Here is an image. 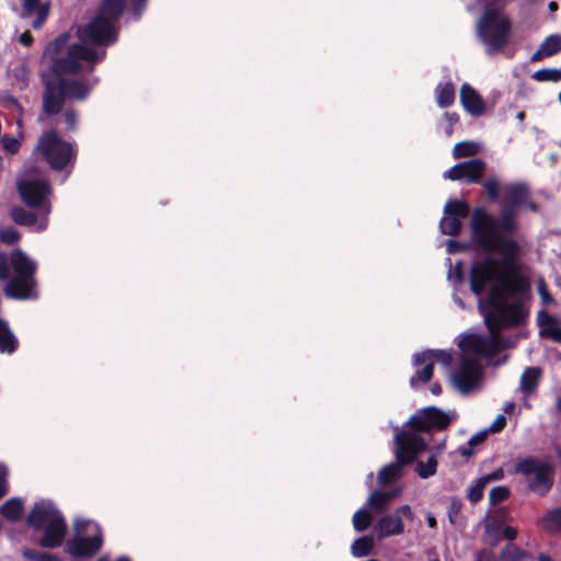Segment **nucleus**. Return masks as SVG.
<instances>
[{
    "label": "nucleus",
    "mask_w": 561,
    "mask_h": 561,
    "mask_svg": "<svg viewBox=\"0 0 561 561\" xmlns=\"http://www.w3.org/2000/svg\"><path fill=\"white\" fill-rule=\"evenodd\" d=\"M520 208L536 210L535 205L528 201L527 187L513 184L507 187V201L502 205L500 220L482 208L474 209L471 216L473 242L488 253L496 251L501 257L489 255L471 267L472 293L480 297L489 291L485 300H479L489 335L467 333L457 337L460 357L450 374V381L461 394L479 388L483 378L481 359L494 364L493 357L508 346L501 339L499 330L523 324L529 314V286L520 274L517 261L519 247L514 240L500 234L501 231L512 232L516 228L514 218Z\"/></svg>",
    "instance_id": "obj_1"
},
{
    "label": "nucleus",
    "mask_w": 561,
    "mask_h": 561,
    "mask_svg": "<svg viewBox=\"0 0 561 561\" xmlns=\"http://www.w3.org/2000/svg\"><path fill=\"white\" fill-rule=\"evenodd\" d=\"M124 7V0H104L92 20L84 26L77 27V41H71V34L65 33L45 47L42 61L51 70L50 76L44 75L46 113H58L65 99L87 98L96 79L78 81L65 80L61 77L79 71H92L94 65L104 58L105 50L98 47L111 45L116 41V22Z\"/></svg>",
    "instance_id": "obj_2"
},
{
    "label": "nucleus",
    "mask_w": 561,
    "mask_h": 561,
    "mask_svg": "<svg viewBox=\"0 0 561 561\" xmlns=\"http://www.w3.org/2000/svg\"><path fill=\"white\" fill-rule=\"evenodd\" d=\"M37 264L22 250L12 253H0V279L8 280L4 293L8 297L18 300L35 299V273Z\"/></svg>",
    "instance_id": "obj_3"
},
{
    "label": "nucleus",
    "mask_w": 561,
    "mask_h": 561,
    "mask_svg": "<svg viewBox=\"0 0 561 561\" xmlns=\"http://www.w3.org/2000/svg\"><path fill=\"white\" fill-rule=\"evenodd\" d=\"M476 36L488 56L503 50L512 35V20L504 7L486 4L476 21Z\"/></svg>",
    "instance_id": "obj_4"
},
{
    "label": "nucleus",
    "mask_w": 561,
    "mask_h": 561,
    "mask_svg": "<svg viewBox=\"0 0 561 561\" xmlns=\"http://www.w3.org/2000/svg\"><path fill=\"white\" fill-rule=\"evenodd\" d=\"M27 525L35 530L43 531V536L38 540L43 548H58L65 540L66 520L50 500L42 499L34 503L27 515Z\"/></svg>",
    "instance_id": "obj_5"
},
{
    "label": "nucleus",
    "mask_w": 561,
    "mask_h": 561,
    "mask_svg": "<svg viewBox=\"0 0 561 561\" xmlns=\"http://www.w3.org/2000/svg\"><path fill=\"white\" fill-rule=\"evenodd\" d=\"M394 455L396 460L382 467L377 479L380 485L390 484L403 474L405 465L411 463L426 449V443L422 437L410 431L394 428Z\"/></svg>",
    "instance_id": "obj_6"
},
{
    "label": "nucleus",
    "mask_w": 561,
    "mask_h": 561,
    "mask_svg": "<svg viewBox=\"0 0 561 561\" xmlns=\"http://www.w3.org/2000/svg\"><path fill=\"white\" fill-rule=\"evenodd\" d=\"M103 545L101 527L91 519L77 517L73 523V538L67 543V551L73 557H91Z\"/></svg>",
    "instance_id": "obj_7"
},
{
    "label": "nucleus",
    "mask_w": 561,
    "mask_h": 561,
    "mask_svg": "<svg viewBox=\"0 0 561 561\" xmlns=\"http://www.w3.org/2000/svg\"><path fill=\"white\" fill-rule=\"evenodd\" d=\"M16 188L26 206L50 214L53 190L42 176L25 172L19 176Z\"/></svg>",
    "instance_id": "obj_8"
},
{
    "label": "nucleus",
    "mask_w": 561,
    "mask_h": 561,
    "mask_svg": "<svg viewBox=\"0 0 561 561\" xmlns=\"http://www.w3.org/2000/svg\"><path fill=\"white\" fill-rule=\"evenodd\" d=\"M34 153L41 156L54 170H62L76 157L73 146L60 139L54 131H48L39 138Z\"/></svg>",
    "instance_id": "obj_9"
},
{
    "label": "nucleus",
    "mask_w": 561,
    "mask_h": 561,
    "mask_svg": "<svg viewBox=\"0 0 561 561\" xmlns=\"http://www.w3.org/2000/svg\"><path fill=\"white\" fill-rule=\"evenodd\" d=\"M453 354L447 350H426L415 353L412 357L414 374L410 378V386L417 389L428 382L433 376V367L436 363L449 367Z\"/></svg>",
    "instance_id": "obj_10"
},
{
    "label": "nucleus",
    "mask_w": 561,
    "mask_h": 561,
    "mask_svg": "<svg viewBox=\"0 0 561 561\" xmlns=\"http://www.w3.org/2000/svg\"><path fill=\"white\" fill-rule=\"evenodd\" d=\"M456 417L454 411H443L436 407H426L416 411L401 431H410L419 437V432L443 431Z\"/></svg>",
    "instance_id": "obj_11"
},
{
    "label": "nucleus",
    "mask_w": 561,
    "mask_h": 561,
    "mask_svg": "<svg viewBox=\"0 0 561 561\" xmlns=\"http://www.w3.org/2000/svg\"><path fill=\"white\" fill-rule=\"evenodd\" d=\"M516 472L525 476L530 490L539 495L546 494L552 485V470L545 462L524 459L517 463Z\"/></svg>",
    "instance_id": "obj_12"
},
{
    "label": "nucleus",
    "mask_w": 561,
    "mask_h": 561,
    "mask_svg": "<svg viewBox=\"0 0 561 561\" xmlns=\"http://www.w3.org/2000/svg\"><path fill=\"white\" fill-rule=\"evenodd\" d=\"M469 206L459 199H451L444 207V217L440 220V231L444 234L455 236L461 228L460 219L468 216Z\"/></svg>",
    "instance_id": "obj_13"
},
{
    "label": "nucleus",
    "mask_w": 561,
    "mask_h": 561,
    "mask_svg": "<svg viewBox=\"0 0 561 561\" xmlns=\"http://www.w3.org/2000/svg\"><path fill=\"white\" fill-rule=\"evenodd\" d=\"M485 164L480 159H472L458 163L444 173V178L451 181L477 182L482 176Z\"/></svg>",
    "instance_id": "obj_14"
},
{
    "label": "nucleus",
    "mask_w": 561,
    "mask_h": 561,
    "mask_svg": "<svg viewBox=\"0 0 561 561\" xmlns=\"http://www.w3.org/2000/svg\"><path fill=\"white\" fill-rule=\"evenodd\" d=\"M50 11L48 1L45 0H23L22 13L23 19L30 20L31 26L38 30L46 22Z\"/></svg>",
    "instance_id": "obj_15"
},
{
    "label": "nucleus",
    "mask_w": 561,
    "mask_h": 561,
    "mask_svg": "<svg viewBox=\"0 0 561 561\" xmlns=\"http://www.w3.org/2000/svg\"><path fill=\"white\" fill-rule=\"evenodd\" d=\"M459 100L467 113L472 116H481L485 113V102L480 93L469 83L460 87Z\"/></svg>",
    "instance_id": "obj_16"
},
{
    "label": "nucleus",
    "mask_w": 561,
    "mask_h": 561,
    "mask_svg": "<svg viewBox=\"0 0 561 561\" xmlns=\"http://www.w3.org/2000/svg\"><path fill=\"white\" fill-rule=\"evenodd\" d=\"M48 216L45 211L35 215L22 207H15L11 210L12 220L21 226L30 227L33 231L39 232L48 227Z\"/></svg>",
    "instance_id": "obj_17"
},
{
    "label": "nucleus",
    "mask_w": 561,
    "mask_h": 561,
    "mask_svg": "<svg viewBox=\"0 0 561 561\" xmlns=\"http://www.w3.org/2000/svg\"><path fill=\"white\" fill-rule=\"evenodd\" d=\"M537 324L540 336L561 342V325L557 318L548 314L545 310H540L537 314Z\"/></svg>",
    "instance_id": "obj_18"
},
{
    "label": "nucleus",
    "mask_w": 561,
    "mask_h": 561,
    "mask_svg": "<svg viewBox=\"0 0 561 561\" xmlns=\"http://www.w3.org/2000/svg\"><path fill=\"white\" fill-rule=\"evenodd\" d=\"M376 533L379 538H386L390 536H399L404 533V525L401 516L394 514H388L382 516L376 527Z\"/></svg>",
    "instance_id": "obj_19"
},
{
    "label": "nucleus",
    "mask_w": 561,
    "mask_h": 561,
    "mask_svg": "<svg viewBox=\"0 0 561 561\" xmlns=\"http://www.w3.org/2000/svg\"><path fill=\"white\" fill-rule=\"evenodd\" d=\"M402 486H396L391 491H375L367 499V505L375 513L383 512L389 503L402 493Z\"/></svg>",
    "instance_id": "obj_20"
},
{
    "label": "nucleus",
    "mask_w": 561,
    "mask_h": 561,
    "mask_svg": "<svg viewBox=\"0 0 561 561\" xmlns=\"http://www.w3.org/2000/svg\"><path fill=\"white\" fill-rule=\"evenodd\" d=\"M541 378V369L538 367H528L524 370L519 380V390L524 398L531 396Z\"/></svg>",
    "instance_id": "obj_21"
},
{
    "label": "nucleus",
    "mask_w": 561,
    "mask_h": 561,
    "mask_svg": "<svg viewBox=\"0 0 561 561\" xmlns=\"http://www.w3.org/2000/svg\"><path fill=\"white\" fill-rule=\"evenodd\" d=\"M19 341L7 321L0 318V353L12 354L16 351Z\"/></svg>",
    "instance_id": "obj_22"
},
{
    "label": "nucleus",
    "mask_w": 561,
    "mask_h": 561,
    "mask_svg": "<svg viewBox=\"0 0 561 561\" xmlns=\"http://www.w3.org/2000/svg\"><path fill=\"white\" fill-rule=\"evenodd\" d=\"M561 50V35L552 34L549 35L540 45L538 50L534 54L531 60L537 61L545 57L556 55Z\"/></svg>",
    "instance_id": "obj_23"
},
{
    "label": "nucleus",
    "mask_w": 561,
    "mask_h": 561,
    "mask_svg": "<svg viewBox=\"0 0 561 561\" xmlns=\"http://www.w3.org/2000/svg\"><path fill=\"white\" fill-rule=\"evenodd\" d=\"M436 102L439 107H449L455 101V87L451 82H440L435 89Z\"/></svg>",
    "instance_id": "obj_24"
},
{
    "label": "nucleus",
    "mask_w": 561,
    "mask_h": 561,
    "mask_svg": "<svg viewBox=\"0 0 561 561\" xmlns=\"http://www.w3.org/2000/svg\"><path fill=\"white\" fill-rule=\"evenodd\" d=\"M23 513V502L18 497L9 499L1 507L0 514L8 520H19Z\"/></svg>",
    "instance_id": "obj_25"
},
{
    "label": "nucleus",
    "mask_w": 561,
    "mask_h": 561,
    "mask_svg": "<svg viewBox=\"0 0 561 561\" xmlns=\"http://www.w3.org/2000/svg\"><path fill=\"white\" fill-rule=\"evenodd\" d=\"M540 525L542 528L550 533V534H557L561 531V508H556L547 513L541 522Z\"/></svg>",
    "instance_id": "obj_26"
},
{
    "label": "nucleus",
    "mask_w": 561,
    "mask_h": 561,
    "mask_svg": "<svg viewBox=\"0 0 561 561\" xmlns=\"http://www.w3.org/2000/svg\"><path fill=\"white\" fill-rule=\"evenodd\" d=\"M374 545L375 542L371 536H363L353 542L351 552L355 558H363L371 552Z\"/></svg>",
    "instance_id": "obj_27"
},
{
    "label": "nucleus",
    "mask_w": 561,
    "mask_h": 561,
    "mask_svg": "<svg viewBox=\"0 0 561 561\" xmlns=\"http://www.w3.org/2000/svg\"><path fill=\"white\" fill-rule=\"evenodd\" d=\"M528 553L516 545H507L500 553L499 561H524Z\"/></svg>",
    "instance_id": "obj_28"
},
{
    "label": "nucleus",
    "mask_w": 561,
    "mask_h": 561,
    "mask_svg": "<svg viewBox=\"0 0 561 561\" xmlns=\"http://www.w3.org/2000/svg\"><path fill=\"white\" fill-rule=\"evenodd\" d=\"M480 145L474 141H462L455 145L453 156L455 159L469 157L480 151Z\"/></svg>",
    "instance_id": "obj_29"
},
{
    "label": "nucleus",
    "mask_w": 561,
    "mask_h": 561,
    "mask_svg": "<svg viewBox=\"0 0 561 561\" xmlns=\"http://www.w3.org/2000/svg\"><path fill=\"white\" fill-rule=\"evenodd\" d=\"M490 482H492L491 476H484L481 479H479L477 483L469 489L468 499L472 503L479 502L483 496L485 485Z\"/></svg>",
    "instance_id": "obj_30"
},
{
    "label": "nucleus",
    "mask_w": 561,
    "mask_h": 561,
    "mask_svg": "<svg viewBox=\"0 0 561 561\" xmlns=\"http://www.w3.org/2000/svg\"><path fill=\"white\" fill-rule=\"evenodd\" d=\"M437 467L436 455H431L426 462H419L416 466V472L420 478L426 479L435 474Z\"/></svg>",
    "instance_id": "obj_31"
},
{
    "label": "nucleus",
    "mask_w": 561,
    "mask_h": 561,
    "mask_svg": "<svg viewBox=\"0 0 561 561\" xmlns=\"http://www.w3.org/2000/svg\"><path fill=\"white\" fill-rule=\"evenodd\" d=\"M533 79L538 82L551 81L559 82L561 80V69H540L533 73Z\"/></svg>",
    "instance_id": "obj_32"
},
{
    "label": "nucleus",
    "mask_w": 561,
    "mask_h": 561,
    "mask_svg": "<svg viewBox=\"0 0 561 561\" xmlns=\"http://www.w3.org/2000/svg\"><path fill=\"white\" fill-rule=\"evenodd\" d=\"M371 523V515L367 508L358 510L353 516V526L355 530H366Z\"/></svg>",
    "instance_id": "obj_33"
},
{
    "label": "nucleus",
    "mask_w": 561,
    "mask_h": 561,
    "mask_svg": "<svg viewBox=\"0 0 561 561\" xmlns=\"http://www.w3.org/2000/svg\"><path fill=\"white\" fill-rule=\"evenodd\" d=\"M20 238L18 230L13 227L0 229V240L7 244L15 243Z\"/></svg>",
    "instance_id": "obj_34"
},
{
    "label": "nucleus",
    "mask_w": 561,
    "mask_h": 561,
    "mask_svg": "<svg viewBox=\"0 0 561 561\" xmlns=\"http://www.w3.org/2000/svg\"><path fill=\"white\" fill-rule=\"evenodd\" d=\"M510 495V490L506 486H495L490 491L489 499L492 504H496L505 500Z\"/></svg>",
    "instance_id": "obj_35"
},
{
    "label": "nucleus",
    "mask_w": 561,
    "mask_h": 561,
    "mask_svg": "<svg viewBox=\"0 0 561 561\" xmlns=\"http://www.w3.org/2000/svg\"><path fill=\"white\" fill-rule=\"evenodd\" d=\"M458 115L456 113H445L444 115V130L446 136H451L454 126L458 123Z\"/></svg>",
    "instance_id": "obj_36"
},
{
    "label": "nucleus",
    "mask_w": 561,
    "mask_h": 561,
    "mask_svg": "<svg viewBox=\"0 0 561 561\" xmlns=\"http://www.w3.org/2000/svg\"><path fill=\"white\" fill-rule=\"evenodd\" d=\"M538 294L540 296L541 302L543 305H549L552 302V297L548 291L546 283L541 279L538 283Z\"/></svg>",
    "instance_id": "obj_37"
},
{
    "label": "nucleus",
    "mask_w": 561,
    "mask_h": 561,
    "mask_svg": "<svg viewBox=\"0 0 561 561\" xmlns=\"http://www.w3.org/2000/svg\"><path fill=\"white\" fill-rule=\"evenodd\" d=\"M2 144L4 149L9 152H16L20 146V141L15 137H4Z\"/></svg>",
    "instance_id": "obj_38"
},
{
    "label": "nucleus",
    "mask_w": 561,
    "mask_h": 561,
    "mask_svg": "<svg viewBox=\"0 0 561 561\" xmlns=\"http://www.w3.org/2000/svg\"><path fill=\"white\" fill-rule=\"evenodd\" d=\"M506 425V417L503 414H499L494 422L490 425L488 432L497 433L501 432Z\"/></svg>",
    "instance_id": "obj_39"
},
{
    "label": "nucleus",
    "mask_w": 561,
    "mask_h": 561,
    "mask_svg": "<svg viewBox=\"0 0 561 561\" xmlns=\"http://www.w3.org/2000/svg\"><path fill=\"white\" fill-rule=\"evenodd\" d=\"M448 280L453 283H460L462 280L461 262H457L454 270L449 271Z\"/></svg>",
    "instance_id": "obj_40"
},
{
    "label": "nucleus",
    "mask_w": 561,
    "mask_h": 561,
    "mask_svg": "<svg viewBox=\"0 0 561 561\" xmlns=\"http://www.w3.org/2000/svg\"><path fill=\"white\" fill-rule=\"evenodd\" d=\"M65 123L68 129H75L77 126V113L72 110H67L65 112Z\"/></svg>",
    "instance_id": "obj_41"
},
{
    "label": "nucleus",
    "mask_w": 561,
    "mask_h": 561,
    "mask_svg": "<svg viewBox=\"0 0 561 561\" xmlns=\"http://www.w3.org/2000/svg\"><path fill=\"white\" fill-rule=\"evenodd\" d=\"M485 190H486L489 196L492 199H496V197H497V183H496L495 180H489L485 183Z\"/></svg>",
    "instance_id": "obj_42"
},
{
    "label": "nucleus",
    "mask_w": 561,
    "mask_h": 561,
    "mask_svg": "<svg viewBox=\"0 0 561 561\" xmlns=\"http://www.w3.org/2000/svg\"><path fill=\"white\" fill-rule=\"evenodd\" d=\"M396 515H399V516H400V515H402V516H404V517H405L407 519H409V520H413V519H414V516H415V515H414V513H413V511H412V508H411V506H410V505H407V504H405V505L400 506V507L398 508V511H397V514H396Z\"/></svg>",
    "instance_id": "obj_43"
},
{
    "label": "nucleus",
    "mask_w": 561,
    "mask_h": 561,
    "mask_svg": "<svg viewBox=\"0 0 561 561\" xmlns=\"http://www.w3.org/2000/svg\"><path fill=\"white\" fill-rule=\"evenodd\" d=\"M42 554H43V552H38V551L32 550V549H25L23 551V557L31 561H39L42 558Z\"/></svg>",
    "instance_id": "obj_44"
},
{
    "label": "nucleus",
    "mask_w": 561,
    "mask_h": 561,
    "mask_svg": "<svg viewBox=\"0 0 561 561\" xmlns=\"http://www.w3.org/2000/svg\"><path fill=\"white\" fill-rule=\"evenodd\" d=\"M465 248H466V245H465V244H462V243H460V242H457V241H453V240H450V241H448V242H447V251H448L449 253H456V252H459V251H461V250H462V249H465Z\"/></svg>",
    "instance_id": "obj_45"
},
{
    "label": "nucleus",
    "mask_w": 561,
    "mask_h": 561,
    "mask_svg": "<svg viewBox=\"0 0 561 561\" xmlns=\"http://www.w3.org/2000/svg\"><path fill=\"white\" fill-rule=\"evenodd\" d=\"M488 431H483V432H480V433H477L476 435H473L470 440H469V445L472 446V445H477V444H480L482 443L486 436H488Z\"/></svg>",
    "instance_id": "obj_46"
},
{
    "label": "nucleus",
    "mask_w": 561,
    "mask_h": 561,
    "mask_svg": "<svg viewBox=\"0 0 561 561\" xmlns=\"http://www.w3.org/2000/svg\"><path fill=\"white\" fill-rule=\"evenodd\" d=\"M503 537L508 540H514L517 537V529L505 526L502 530Z\"/></svg>",
    "instance_id": "obj_47"
},
{
    "label": "nucleus",
    "mask_w": 561,
    "mask_h": 561,
    "mask_svg": "<svg viewBox=\"0 0 561 561\" xmlns=\"http://www.w3.org/2000/svg\"><path fill=\"white\" fill-rule=\"evenodd\" d=\"M19 42L24 46H30L33 43V37L31 33L26 31L20 35Z\"/></svg>",
    "instance_id": "obj_48"
},
{
    "label": "nucleus",
    "mask_w": 561,
    "mask_h": 561,
    "mask_svg": "<svg viewBox=\"0 0 561 561\" xmlns=\"http://www.w3.org/2000/svg\"><path fill=\"white\" fill-rule=\"evenodd\" d=\"M476 561H499L494 559L493 554L489 551H482L477 556Z\"/></svg>",
    "instance_id": "obj_49"
},
{
    "label": "nucleus",
    "mask_w": 561,
    "mask_h": 561,
    "mask_svg": "<svg viewBox=\"0 0 561 561\" xmlns=\"http://www.w3.org/2000/svg\"><path fill=\"white\" fill-rule=\"evenodd\" d=\"M7 477L8 476H4L3 478L0 477V499L3 497L9 491Z\"/></svg>",
    "instance_id": "obj_50"
},
{
    "label": "nucleus",
    "mask_w": 561,
    "mask_h": 561,
    "mask_svg": "<svg viewBox=\"0 0 561 561\" xmlns=\"http://www.w3.org/2000/svg\"><path fill=\"white\" fill-rule=\"evenodd\" d=\"M146 0H130V4L135 13H138L139 10L144 7Z\"/></svg>",
    "instance_id": "obj_51"
},
{
    "label": "nucleus",
    "mask_w": 561,
    "mask_h": 561,
    "mask_svg": "<svg viewBox=\"0 0 561 561\" xmlns=\"http://www.w3.org/2000/svg\"><path fill=\"white\" fill-rule=\"evenodd\" d=\"M39 561H62L59 557L49 554V553H43Z\"/></svg>",
    "instance_id": "obj_52"
},
{
    "label": "nucleus",
    "mask_w": 561,
    "mask_h": 561,
    "mask_svg": "<svg viewBox=\"0 0 561 561\" xmlns=\"http://www.w3.org/2000/svg\"><path fill=\"white\" fill-rule=\"evenodd\" d=\"M426 522H427L428 527H431V528L436 527V518L434 517V515L432 513H427Z\"/></svg>",
    "instance_id": "obj_53"
},
{
    "label": "nucleus",
    "mask_w": 561,
    "mask_h": 561,
    "mask_svg": "<svg viewBox=\"0 0 561 561\" xmlns=\"http://www.w3.org/2000/svg\"><path fill=\"white\" fill-rule=\"evenodd\" d=\"M515 410V403L514 402H507L504 405V412L505 413H512Z\"/></svg>",
    "instance_id": "obj_54"
},
{
    "label": "nucleus",
    "mask_w": 561,
    "mask_h": 561,
    "mask_svg": "<svg viewBox=\"0 0 561 561\" xmlns=\"http://www.w3.org/2000/svg\"><path fill=\"white\" fill-rule=\"evenodd\" d=\"M459 453L460 455L465 456V457H469L471 456L472 451L469 447H461L459 448Z\"/></svg>",
    "instance_id": "obj_55"
},
{
    "label": "nucleus",
    "mask_w": 561,
    "mask_h": 561,
    "mask_svg": "<svg viewBox=\"0 0 561 561\" xmlns=\"http://www.w3.org/2000/svg\"><path fill=\"white\" fill-rule=\"evenodd\" d=\"M431 391L432 393L434 394H439L442 392V388L438 383H434L432 387H431Z\"/></svg>",
    "instance_id": "obj_56"
},
{
    "label": "nucleus",
    "mask_w": 561,
    "mask_h": 561,
    "mask_svg": "<svg viewBox=\"0 0 561 561\" xmlns=\"http://www.w3.org/2000/svg\"><path fill=\"white\" fill-rule=\"evenodd\" d=\"M8 476V469L3 463H0V477Z\"/></svg>",
    "instance_id": "obj_57"
},
{
    "label": "nucleus",
    "mask_w": 561,
    "mask_h": 561,
    "mask_svg": "<svg viewBox=\"0 0 561 561\" xmlns=\"http://www.w3.org/2000/svg\"><path fill=\"white\" fill-rule=\"evenodd\" d=\"M538 561H553V560L549 556L541 553L538 557Z\"/></svg>",
    "instance_id": "obj_58"
},
{
    "label": "nucleus",
    "mask_w": 561,
    "mask_h": 561,
    "mask_svg": "<svg viewBox=\"0 0 561 561\" xmlns=\"http://www.w3.org/2000/svg\"><path fill=\"white\" fill-rule=\"evenodd\" d=\"M373 479H374V474H373V472H369L366 477V484L370 486Z\"/></svg>",
    "instance_id": "obj_59"
},
{
    "label": "nucleus",
    "mask_w": 561,
    "mask_h": 561,
    "mask_svg": "<svg viewBox=\"0 0 561 561\" xmlns=\"http://www.w3.org/2000/svg\"><path fill=\"white\" fill-rule=\"evenodd\" d=\"M492 477V481L499 480L502 477L501 472H494L490 474Z\"/></svg>",
    "instance_id": "obj_60"
},
{
    "label": "nucleus",
    "mask_w": 561,
    "mask_h": 561,
    "mask_svg": "<svg viewBox=\"0 0 561 561\" xmlns=\"http://www.w3.org/2000/svg\"><path fill=\"white\" fill-rule=\"evenodd\" d=\"M557 9H558V4L556 2H550L549 3V10L551 12H554Z\"/></svg>",
    "instance_id": "obj_61"
},
{
    "label": "nucleus",
    "mask_w": 561,
    "mask_h": 561,
    "mask_svg": "<svg viewBox=\"0 0 561 561\" xmlns=\"http://www.w3.org/2000/svg\"><path fill=\"white\" fill-rule=\"evenodd\" d=\"M454 300H455V302H456L459 307L465 308L463 302H462L461 300H459V299L456 297V295L454 296Z\"/></svg>",
    "instance_id": "obj_62"
},
{
    "label": "nucleus",
    "mask_w": 561,
    "mask_h": 561,
    "mask_svg": "<svg viewBox=\"0 0 561 561\" xmlns=\"http://www.w3.org/2000/svg\"><path fill=\"white\" fill-rule=\"evenodd\" d=\"M524 117H525L524 112H519V113L517 114V118H518L519 121H523V119H524Z\"/></svg>",
    "instance_id": "obj_63"
},
{
    "label": "nucleus",
    "mask_w": 561,
    "mask_h": 561,
    "mask_svg": "<svg viewBox=\"0 0 561 561\" xmlns=\"http://www.w3.org/2000/svg\"><path fill=\"white\" fill-rule=\"evenodd\" d=\"M557 408L561 412V397L557 401Z\"/></svg>",
    "instance_id": "obj_64"
}]
</instances>
